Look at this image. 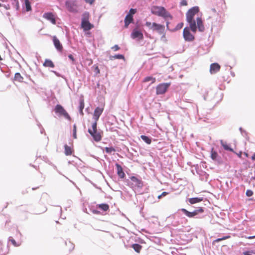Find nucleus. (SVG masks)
<instances>
[{"label": "nucleus", "instance_id": "obj_1", "mask_svg": "<svg viewBox=\"0 0 255 255\" xmlns=\"http://www.w3.org/2000/svg\"><path fill=\"white\" fill-rule=\"evenodd\" d=\"M199 11V8L196 6L189 9L186 14V20L189 23L191 30L194 33H196L197 28L198 30L203 32L205 30V27L203 23L202 17H197L196 18V22L194 19V17Z\"/></svg>", "mask_w": 255, "mask_h": 255}, {"label": "nucleus", "instance_id": "obj_2", "mask_svg": "<svg viewBox=\"0 0 255 255\" xmlns=\"http://www.w3.org/2000/svg\"><path fill=\"white\" fill-rule=\"evenodd\" d=\"M151 12L154 15L164 18L172 17L171 14L163 6H153L151 9Z\"/></svg>", "mask_w": 255, "mask_h": 255}, {"label": "nucleus", "instance_id": "obj_3", "mask_svg": "<svg viewBox=\"0 0 255 255\" xmlns=\"http://www.w3.org/2000/svg\"><path fill=\"white\" fill-rule=\"evenodd\" d=\"M145 25L150 29L153 31H156L160 34H162L164 32L165 27L163 25L158 24L155 22L151 23L150 22L147 21L145 23Z\"/></svg>", "mask_w": 255, "mask_h": 255}, {"label": "nucleus", "instance_id": "obj_4", "mask_svg": "<svg viewBox=\"0 0 255 255\" xmlns=\"http://www.w3.org/2000/svg\"><path fill=\"white\" fill-rule=\"evenodd\" d=\"M56 114L59 117H63L65 119L71 121V118L67 111L64 108L60 105H57L54 108V110Z\"/></svg>", "mask_w": 255, "mask_h": 255}, {"label": "nucleus", "instance_id": "obj_5", "mask_svg": "<svg viewBox=\"0 0 255 255\" xmlns=\"http://www.w3.org/2000/svg\"><path fill=\"white\" fill-rule=\"evenodd\" d=\"M89 14L88 13H85L83 14L82 19L81 26L84 31H88L93 27V25L90 23L88 20Z\"/></svg>", "mask_w": 255, "mask_h": 255}, {"label": "nucleus", "instance_id": "obj_6", "mask_svg": "<svg viewBox=\"0 0 255 255\" xmlns=\"http://www.w3.org/2000/svg\"><path fill=\"white\" fill-rule=\"evenodd\" d=\"M170 85V83H161L158 85L156 88V93L157 95L164 94Z\"/></svg>", "mask_w": 255, "mask_h": 255}, {"label": "nucleus", "instance_id": "obj_7", "mask_svg": "<svg viewBox=\"0 0 255 255\" xmlns=\"http://www.w3.org/2000/svg\"><path fill=\"white\" fill-rule=\"evenodd\" d=\"M190 27H186L183 29V35L185 41H192L195 39L194 35L190 32Z\"/></svg>", "mask_w": 255, "mask_h": 255}, {"label": "nucleus", "instance_id": "obj_8", "mask_svg": "<svg viewBox=\"0 0 255 255\" xmlns=\"http://www.w3.org/2000/svg\"><path fill=\"white\" fill-rule=\"evenodd\" d=\"M88 132L93 138L94 140L97 142L100 141L102 139V135L100 132L97 130L95 131H91L90 129H88Z\"/></svg>", "mask_w": 255, "mask_h": 255}, {"label": "nucleus", "instance_id": "obj_9", "mask_svg": "<svg viewBox=\"0 0 255 255\" xmlns=\"http://www.w3.org/2000/svg\"><path fill=\"white\" fill-rule=\"evenodd\" d=\"M67 9L70 12H77V6L75 2L67 1L65 3Z\"/></svg>", "mask_w": 255, "mask_h": 255}, {"label": "nucleus", "instance_id": "obj_10", "mask_svg": "<svg viewBox=\"0 0 255 255\" xmlns=\"http://www.w3.org/2000/svg\"><path fill=\"white\" fill-rule=\"evenodd\" d=\"M43 17L47 20L50 21L53 24H56L55 16L52 12L45 13H44Z\"/></svg>", "mask_w": 255, "mask_h": 255}, {"label": "nucleus", "instance_id": "obj_11", "mask_svg": "<svg viewBox=\"0 0 255 255\" xmlns=\"http://www.w3.org/2000/svg\"><path fill=\"white\" fill-rule=\"evenodd\" d=\"M130 180L132 182L133 185L135 187L139 188L142 187L143 182L140 179H138L135 176H132L130 177Z\"/></svg>", "mask_w": 255, "mask_h": 255}, {"label": "nucleus", "instance_id": "obj_12", "mask_svg": "<svg viewBox=\"0 0 255 255\" xmlns=\"http://www.w3.org/2000/svg\"><path fill=\"white\" fill-rule=\"evenodd\" d=\"M103 108L97 107L95 109L93 114V118L95 120V121H98L100 116L103 112Z\"/></svg>", "mask_w": 255, "mask_h": 255}, {"label": "nucleus", "instance_id": "obj_13", "mask_svg": "<svg viewBox=\"0 0 255 255\" xmlns=\"http://www.w3.org/2000/svg\"><path fill=\"white\" fill-rule=\"evenodd\" d=\"M52 38L53 43L55 48L57 49V50L59 51H62L63 50V46L61 44L59 40L55 36H53Z\"/></svg>", "mask_w": 255, "mask_h": 255}, {"label": "nucleus", "instance_id": "obj_14", "mask_svg": "<svg viewBox=\"0 0 255 255\" xmlns=\"http://www.w3.org/2000/svg\"><path fill=\"white\" fill-rule=\"evenodd\" d=\"M131 36L132 38H138L139 39H142L143 35L142 32L136 29H134L131 34Z\"/></svg>", "mask_w": 255, "mask_h": 255}, {"label": "nucleus", "instance_id": "obj_15", "mask_svg": "<svg viewBox=\"0 0 255 255\" xmlns=\"http://www.w3.org/2000/svg\"><path fill=\"white\" fill-rule=\"evenodd\" d=\"M220 66L217 63H212L210 65V72L211 74H215L220 71Z\"/></svg>", "mask_w": 255, "mask_h": 255}, {"label": "nucleus", "instance_id": "obj_16", "mask_svg": "<svg viewBox=\"0 0 255 255\" xmlns=\"http://www.w3.org/2000/svg\"><path fill=\"white\" fill-rule=\"evenodd\" d=\"M116 166L117 169V174L121 178H124L125 177V174L122 167L118 163H116Z\"/></svg>", "mask_w": 255, "mask_h": 255}, {"label": "nucleus", "instance_id": "obj_17", "mask_svg": "<svg viewBox=\"0 0 255 255\" xmlns=\"http://www.w3.org/2000/svg\"><path fill=\"white\" fill-rule=\"evenodd\" d=\"M181 211L183 212L187 217L192 218L197 215V213L195 211L193 212H189L185 209H181Z\"/></svg>", "mask_w": 255, "mask_h": 255}, {"label": "nucleus", "instance_id": "obj_18", "mask_svg": "<svg viewBox=\"0 0 255 255\" xmlns=\"http://www.w3.org/2000/svg\"><path fill=\"white\" fill-rule=\"evenodd\" d=\"M133 16L127 14L125 19V26L127 28L128 25L133 21Z\"/></svg>", "mask_w": 255, "mask_h": 255}, {"label": "nucleus", "instance_id": "obj_19", "mask_svg": "<svg viewBox=\"0 0 255 255\" xmlns=\"http://www.w3.org/2000/svg\"><path fill=\"white\" fill-rule=\"evenodd\" d=\"M64 153L67 156L71 155L74 151L73 148L67 144L64 145Z\"/></svg>", "mask_w": 255, "mask_h": 255}, {"label": "nucleus", "instance_id": "obj_20", "mask_svg": "<svg viewBox=\"0 0 255 255\" xmlns=\"http://www.w3.org/2000/svg\"><path fill=\"white\" fill-rule=\"evenodd\" d=\"M203 200V198L202 197L201 198H198V197H195V198H189L188 201L189 203L191 204H194L200 202Z\"/></svg>", "mask_w": 255, "mask_h": 255}, {"label": "nucleus", "instance_id": "obj_21", "mask_svg": "<svg viewBox=\"0 0 255 255\" xmlns=\"http://www.w3.org/2000/svg\"><path fill=\"white\" fill-rule=\"evenodd\" d=\"M43 66L45 67L53 68L54 67V64L51 60L49 59H46L43 63Z\"/></svg>", "mask_w": 255, "mask_h": 255}, {"label": "nucleus", "instance_id": "obj_22", "mask_svg": "<svg viewBox=\"0 0 255 255\" xmlns=\"http://www.w3.org/2000/svg\"><path fill=\"white\" fill-rule=\"evenodd\" d=\"M7 253V249L6 247H2V243L0 241V254L1 255H5Z\"/></svg>", "mask_w": 255, "mask_h": 255}, {"label": "nucleus", "instance_id": "obj_23", "mask_svg": "<svg viewBox=\"0 0 255 255\" xmlns=\"http://www.w3.org/2000/svg\"><path fill=\"white\" fill-rule=\"evenodd\" d=\"M219 157V155L218 153L214 150V148H212L211 152V157L214 160H217Z\"/></svg>", "mask_w": 255, "mask_h": 255}, {"label": "nucleus", "instance_id": "obj_24", "mask_svg": "<svg viewBox=\"0 0 255 255\" xmlns=\"http://www.w3.org/2000/svg\"><path fill=\"white\" fill-rule=\"evenodd\" d=\"M131 247L133 250L137 253H139L142 249V246L137 244H133Z\"/></svg>", "mask_w": 255, "mask_h": 255}, {"label": "nucleus", "instance_id": "obj_25", "mask_svg": "<svg viewBox=\"0 0 255 255\" xmlns=\"http://www.w3.org/2000/svg\"><path fill=\"white\" fill-rule=\"evenodd\" d=\"M84 106H85V104H84V100L83 99H81L80 100V102H79V108L80 113V114L82 115H83V114H83V110L84 108Z\"/></svg>", "mask_w": 255, "mask_h": 255}, {"label": "nucleus", "instance_id": "obj_26", "mask_svg": "<svg viewBox=\"0 0 255 255\" xmlns=\"http://www.w3.org/2000/svg\"><path fill=\"white\" fill-rule=\"evenodd\" d=\"M14 80L19 82H22L23 78L21 76L19 73H16L14 75Z\"/></svg>", "mask_w": 255, "mask_h": 255}, {"label": "nucleus", "instance_id": "obj_27", "mask_svg": "<svg viewBox=\"0 0 255 255\" xmlns=\"http://www.w3.org/2000/svg\"><path fill=\"white\" fill-rule=\"evenodd\" d=\"M98 208L104 211H107L109 209V206L107 204H101L98 205Z\"/></svg>", "mask_w": 255, "mask_h": 255}, {"label": "nucleus", "instance_id": "obj_28", "mask_svg": "<svg viewBox=\"0 0 255 255\" xmlns=\"http://www.w3.org/2000/svg\"><path fill=\"white\" fill-rule=\"evenodd\" d=\"M110 59L111 60H113L115 59H124L125 57L122 54H117L114 56H111L110 57Z\"/></svg>", "mask_w": 255, "mask_h": 255}, {"label": "nucleus", "instance_id": "obj_29", "mask_svg": "<svg viewBox=\"0 0 255 255\" xmlns=\"http://www.w3.org/2000/svg\"><path fill=\"white\" fill-rule=\"evenodd\" d=\"M221 143L222 146L224 147V148L225 150H229V151L235 152L234 151L233 149L232 148H230L227 143H226V142H224L223 141H221Z\"/></svg>", "mask_w": 255, "mask_h": 255}, {"label": "nucleus", "instance_id": "obj_30", "mask_svg": "<svg viewBox=\"0 0 255 255\" xmlns=\"http://www.w3.org/2000/svg\"><path fill=\"white\" fill-rule=\"evenodd\" d=\"M141 138L146 143L149 144L151 143V139L148 137V136H146V135H141L140 136Z\"/></svg>", "mask_w": 255, "mask_h": 255}, {"label": "nucleus", "instance_id": "obj_31", "mask_svg": "<svg viewBox=\"0 0 255 255\" xmlns=\"http://www.w3.org/2000/svg\"><path fill=\"white\" fill-rule=\"evenodd\" d=\"M150 81H152V83H154L156 81V79H155V78H154V77H152L151 76H148V77H146L143 80L144 82H148Z\"/></svg>", "mask_w": 255, "mask_h": 255}, {"label": "nucleus", "instance_id": "obj_32", "mask_svg": "<svg viewBox=\"0 0 255 255\" xmlns=\"http://www.w3.org/2000/svg\"><path fill=\"white\" fill-rule=\"evenodd\" d=\"M24 3L26 11H28L31 9L30 2L29 0H24Z\"/></svg>", "mask_w": 255, "mask_h": 255}, {"label": "nucleus", "instance_id": "obj_33", "mask_svg": "<svg viewBox=\"0 0 255 255\" xmlns=\"http://www.w3.org/2000/svg\"><path fill=\"white\" fill-rule=\"evenodd\" d=\"M8 241L10 242L14 247H19L20 245V243H16L15 240L13 239L12 237H9Z\"/></svg>", "mask_w": 255, "mask_h": 255}, {"label": "nucleus", "instance_id": "obj_34", "mask_svg": "<svg viewBox=\"0 0 255 255\" xmlns=\"http://www.w3.org/2000/svg\"><path fill=\"white\" fill-rule=\"evenodd\" d=\"M97 121H95V122L92 124V128H90L91 131H95V130H97Z\"/></svg>", "mask_w": 255, "mask_h": 255}, {"label": "nucleus", "instance_id": "obj_35", "mask_svg": "<svg viewBox=\"0 0 255 255\" xmlns=\"http://www.w3.org/2000/svg\"><path fill=\"white\" fill-rule=\"evenodd\" d=\"M105 150L107 153H111L112 152L115 151V148L113 147H105Z\"/></svg>", "mask_w": 255, "mask_h": 255}, {"label": "nucleus", "instance_id": "obj_36", "mask_svg": "<svg viewBox=\"0 0 255 255\" xmlns=\"http://www.w3.org/2000/svg\"><path fill=\"white\" fill-rule=\"evenodd\" d=\"M73 137H74V138L76 139L77 138V134H76L77 128H76V125H74V126H73Z\"/></svg>", "mask_w": 255, "mask_h": 255}, {"label": "nucleus", "instance_id": "obj_37", "mask_svg": "<svg viewBox=\"0 0 255 255\" xmlns=\"http://www.w3.org/2000/svg\"><path fill=\"white\" fill-rule=\"evenodd\" d=\"M183 25H184V24L183 22L178 23L175 27V30H178L181 29L183 26Z\"/></svg>", "mask_w": 255, "mask_h": 255}, {"label": "nucleus", "instance_id": "obj_38", "mask_svg": "<svg viewBox=\"0 0 255 255\" xmlns=\"http://www.w3.org/2000/svg\"><path fill=\"white\" fill-rule=\"evenodd\" d=\"M136 12V9H133L131 8L129 11V13L128 14V15H130V16H133V14H134Z\"/></svg>", "mask_w": 255, "mask_h": 255}, {"label": "nucleus", "instance_id": "obj_39", "mask_svg": "<svg viewBox=\"0 0 255 255\" xmlns=\"http://www.w3.org/2000/svg\"><path fill=\"white\" fill-rule=\"evenodd\" d=\"M246 194L248 197H251L253 195V192L251 190H247Z\"/></svg>", "mask_w": 255, "mask_h": 255}, {"label": "nucleus", "instance_id": "obj_40", "mask_svg": "<svg viewBox=\"0 0 255 255\" xmlns=\"http://www.w3.org/2000/svg\"><path fill=\"white\" fill-rule=\"evenodd\" d=\"M169 194L168 192H163L161 193V195L158 196L157 198L158 199H160L162 197H164L166 195H167L168 194Z\"/></svg>", "mask_w": 255, "mask_h": 255}, {"label": "nucleus", "instance_id": "obj_41", "mask_svg": "<svg viewBox=\"0 0 255 255\" xmlns=\"http://www.w3.org/2000/svg\"><path fill=\"white\" fill-rule=\"evenodd\" d=\"M195 212L197 213V215H198L199 213H202L204 212V209L202 207L198 208V209L195 210Z\"/></svg>", "mask_w": 255, "mask_h": 255}, {"label": "nucleus", "instance_id": "obj_42", "mask_svg": "<svg viewBox=\"0 0 255 255\" xmlns=\"http://www.w3.org/2000/svg\"><path fill=\"white\" fill-rule=\"evenodd\" d=\"M187 1L186 0H181L180 2V5L181 6H186L187 5Z\"/></svg>", "mask_w": 255, "mask_h": 255}, {"label": "nucleus", "instance_id": "obj_43", "mask_svg": "<svg viewBox=\"0 0 255 255\" xmlns=\"http://www.w3.org/2000/svg\"><path fill=\"white\" fill-rule=\"evenodd\" d=\"M94 70H95V71L96 72V73L97 74H99L100 72V69H99L98 66H96V65H94Z\"/></svg>", "mask_w": 255, "mask_h": 255}, {"label": "nucleus", "instance_id": "obj_44", "mask_svg": "<svg viewBox=\"0 0 255 255\" xmlns=\"http://www.w3.org/2000/svg\"><path fill=\"white\" fill-rule=\"evenodd\" d=\"M112 49H113L115 51H116L120 49V47L118 45H115L112 47Z\"/></svg>", "mask_w": 255, "mask_h": 255}, {"label": "nucleus", "instance_id": "obj_45", "mask_svg": "<svg viewBox=\"0 0 255 255\" xmlns=\"http://www.w3.org/2000/svg\"><path fill=\"white\" fill-rule=\"evenodd\" d=\"M229 238V237H224V238H221V239H217V240H216V242H220V241H222V240H226V239H228V238Z\"/></svg>", "mask_w": 255, "mask_h": 255}, {"label": "nucleus", "instance_id": "obj_46", "mask_svg": "<svg viewBox=\"0 0 255 255\" xmlns=\"http://www.w3.org/2000/svg\"><path fill=\"white\" fill-rule=\"evenodd\" d=\"M68 57L70 59H71L73 62H74L75 61V59L74 58V57L72 56V55L71 54H69L68 55Z\"/></svg>", "mask_w": 255, "mask_h": 255}, {"label": "nucleus", "instance_id": "obj_47", "mask_svg": "<svg viewBox=\"0 0 255 255\" xmlns=\"http://www.w3.org/2000/svg\"><path fill=\"white\" fill-rule=\"evenodd\" d=\"M85 0L86 2L89 3L91 4L93 3L95 1L94 0Z\"/></svg>", "mask_w": 255, "mask_h": 255}, {"label": "nucleus", "instance_id": "obj_48", "mask_svg": "<svg viewBox=\"0 0 255 255\" xmlns=\"http://www.w3.org/2000/svg\"><path fill=\"white\" fill-rule=\"evenodd\" d=\"M47 210V209L45 207H43V209H42V212H40V213H39L38 214H41V213H44L45 212H46Z\"/></svg>", "mask_w": 255, "mask_h": 255}, {"label": "nucleus", "instance_id": "obj_49", "mask_svg": "<svg viewBox=\"0 0 255 255\" xmlns=\"http://www.w3.org/2000/svg\"><path fill=\"white\" fill-rule=\"evenodd\" d=\"M251 159L253 161H255V152L253 154V155L251 157Z\"/></svg>", "mask_w": 255, "mask_h": 255}, {"label": "nucleus", "instance_id": "obj_50", "mask_svg": "<svg viewBox=\"0 0 255 255\" xmlns=\"http://www.w3.org/2000/svg\"><path fill=\"white\" fill-rule=\"evenodd\" d=\"M236 154H237V155H238V156L239 157H240V158H241V157H242V152H241H241H240L239 153H236Z\"/></svg>", "mask_w": 255, "mask_h": 255}, {"label": "nucleus", "instance_id": "obj_51", "mask_svg": "<svg viewBox=\"0 0 255 255\" xmlns=\"http://www.w3.org/2000/svg\"><path fill=\"white\" fill-rule=\"evenodd\" d=\"M244 255H252L250 254L249 252H245L244 253Z\"/></svg>", "mask_w": 255, "mask_h": 255}, {"label": "nucleus", "instance_id": "obj_52", "mask_svg": "<svg viewBox=\"0 0 255 255\" xmlns=\"http://www.w3.org/2000/svg\"><path fill=\"white\" fill-rule=\"evenodd\" d=\"M247 238L248 239H253L255 238V236H249V237H247Z\"/></svg>", "mask_w": 255, "mask_h": 255}, {"label": "nucleus", "instance_id": "obj_53", "mask_svg": "<svg viewBox=\"0 0 255 255\" xmlns=\"http://www.w3.org/2000/svg\"><path fill=\"white\" fill-rule=\"evenodd\" d=\"M244 154L246 155V156L248 157V154L247 153L245 152Z\"/></svg>", "mask_w": 255, "mask_h": 255}, {"label": "nucleus", "instance_id": "obj_54", "mask_svg": "<svg viewBox=\"0 0 255 255\" xmlns=\"http://www.w3.org/2000/svg\"><path fill=\"white\" fill-rule=\"evenodd\" d=\"M90 64H91L92 63V60H90Z\"/></svg>", "mask_w": 255, "mask_h": 255}, {"label": "nucleus", "instance_id": "obj_55", "mask_svg": "<svg viewBox=\"0 0 255 255\" xmlns=\"http://www.w3.org/2000/svg\"><path fill=\"white\" fill-rule=\"evenodd\" d=\"M168 22L167 23V27H168Z\"/></svg>", "mask_w": 255, "mask_h": 255}, {"label": "nucleus", "instance_id": "obj_56", "mask_svg": "<svg viewBox=\"0 0 255 255\" xmlns=\"http://www.w3.org/2000/svg\"><path fill=\"white\" fill-rule=\"evenodd\" d=\"M253 179L255 180V176L253 177Z\"/></svg>", "mask_w": 255, "mask_h": 255}, {"label": "nucleus", "instance_id": "obj_57", "mask_svg": "<svg viewBox=\"0 0 255 255\" xmlns=\"http://www.w3.org/2000/svg\"><path fill=\"white\" fill-rule=\"evenodd\" d=\"M1 6V3H0V7Z\"/></svg>", "mask_w": 255, "mask_h": 255}]
</instances>
